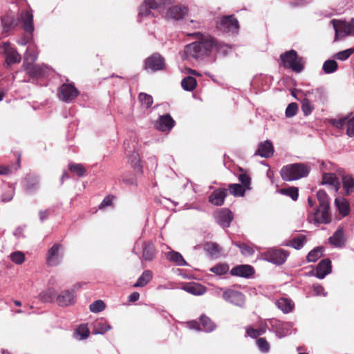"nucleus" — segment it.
Wrapping results in <instances>:
<instances>
[{"instance_id":"obj_1","label":"nucleus","mask_w":354,"mask_h":354,"mask_svg":"<svg viewBox=\"0 0 354 354\" xmlns=\"http://www.w3.org/2000/svg\"><path fill=\"white\" fill-rule=\"evenodd\" d=\"M197 38V41L187 45L185 48V53L187 57H192L196 59H203L209 53L216 50H221L226 45L218 42L212 36L204 35L199 32L191 35Z\"/></svg>"},{"instance_id":"obj_2","label":"nucleus","mask_w":354,"mask_h":354,"mask_svg":"<svg viewBox=\"0 0 354 354\" xmlns=\"http://www.w3.org/2000/svg\"><path fill=\"white\" fill-rule=\"evenodd\" d=\"M318 205L312 197L308 198L309 207L307 220L310 223L328 224L331 222V212L329 198L324 190L320 189L317 192Z\"/></svg>"},{"instance_id":"obj_3","label":"nucleus","mask_w":354,"mask_h":354,"mask_svg":"<svg viewBox=\"0 0 354 354\" xmlns=\"http://www.w3.org/2000/svg\"><path fill=\"white\" fill-rule=\"evenodd\" d=\"M310 172V168L304 163H294L283 166L280 174L285 181H293L306 177Z\"/></svg>"},{"instance_id":"obj_4","label":"nucleus","mask_w":354,"mask_h":354,"mask_svg":"<svg viewBox=\"0 0 354 354\" xmlns=\"http://www.w3.org/2000/svg\"><path fill=\"white\" fill-rule=\"evenodd\" d=\"M279 65L290 68L294 72L300 73L304 68V60L295 50H290L281 54Z\"/></svg>"},{"instance_id":"obj_5","label":"nucleus","mask_w":354,"mask_h":354,"mask_svg":"<svg viewBox=\"0 0 354 354\" xmlns=\"http://www.w3.org/2000/svg\"><path fill=\"white\" fill-rule=\"evenodd\" d=\"M325 100V95L323 91L320 89L312 90L308 91L305 94V97L301 100V111L305 116L310 115L314 110L315 107L313 102H324Z\"/></svg>"},{"instance_id":"obj_6","label":"nucleus","mask_w":354,"mask_h":354,"mask_svg":"<svg viewBox=\"0 0 354 354\" xmlns=\"http://www.w3.org/2000/svg\"><path fill=\"white\" fill-rule=\"evenodd\" d=\"M79 94V91L73 84L64 83L59 88L57 96L62 101L69 103L73 101Z\"/></svg>"},{"instance_id":"obj_7","label":"nucleus","mask_w":354,"mask_h":354,"mask_svg":"<svg viewBox=\"0 0 354 354\" xmlns=\"http://www.w3.org/2000/svg\"><path fill=\"white\" fill-rule=\"evenodd\" d=\"M29 59H30L31 62H33L36 59V56L34 55H30L28 52H26L24 55V63L23 66L27 71L28 75L34 78L43 77L45 73L44 69L39 65H32L31 63H28V61Z\"/></svg>"},{"instance_id":"obj_8","label":"nucleus","mask_w":354,"mask_h":354,"mask_svg":"<svg viewBox=\"0 0 354 354\" xmlns=\"http://www.w3.org/2000/svg\"><path fill=\"white\" fill-rule=\"evenodd\" d=\"M165 68V59L158 53L152 54L145 62V68L151 71L163 70Z\"/></svg>"},{"instance_id":"obj_9","label":"nucleus","mask_w":354,"mask_h":354,"mask_svg":"<svg viewBox=\"0 0 354 354\" xmlns=\"http://www.w3.org/2000/svg\"><path fill=\"white\" fill-rule=\"evenodd\" d=\"M80 283L74 285V290L72 291L64 290L57 295L56 301L59 306L66 307L68 306L74 304L75 302V290L80 288Z\"/></svg>"},{"instance_id":"obj_10","label":"nucleus","mask_w":354,"mask_h":354,"mask_svg":"<svg viewBox=\"0 0 354 354\" xmlns=\"http://www.w3.org/2000/svg\"><path fill=\"white\" fill-rule=\"evenodd\" d=\"M217 28L223 32L234 33L238 32L239 25L234 15H229L225 16L221 19Z\"/></svg>"},{"instance_id":"obj_11","label":"nucleus","mask_w":354,"mask_h":354,"mask_svg":"<svg viewBox=\"0 0 354 354\" xmlns=\"http://www.w3.org/2000/svg\"><path fill=\"white\" fill-rule=\"evenodd\" d=\"M330 123L335 128L342 129L345 124L347 126L346 134L349 137L354 136V117L349 118L345 116L339 119H331Z\"/></svg>"},{"instance_id":"obj_12","label":"nucleus","mask_w":354,"mask_h":354,"mask_svg":"<svg viewBox=\"0 0 354 354\" xmlns=\"http://www.w3.org/2000/svg\"><path fill=\"white\" fill-rule=\"evenodd\" d=\"M288 255L289 253L284 250L273 249L266 253V259L274 264L281 265L286 261Z\"/></svg>"},{"instance_id":"obj_13","label":"nucleus","mask_w":354,"mask_h":354,"mask_svg":"<svg viewBox=\"0 0 354 354\" xmlns=\"http://www.w3.org/2000/svg\"><path fill=\"white\" fill-rule=\"evenodd\" d=\"M223 298L234 305L242 307L245 303V295L239 291L228 289L223 294Z\"/></svg>"},{"instance_id":"obj_14","label":"nucleus","mask_w":354,"mask_h":354,"mask_svg":"<svg viewBox=\"0 0 354 354\" xmlns=\"http://www.w3.org/2000/svg\"><path fill=\"white\" fill-rule=\"evenodd\" d=\"M3 53L6 55V62L8 66L19 63L21 59V55L17 51L12 48L8 42H4L2 45Z\"/></svg>"},{"instance_id":"obj_15","label":"nucleus","mask_w":354,"mask_h":354,"mask_svg":"<svg viewBox=\"0 0 354 354\" xmlns=\"http://www.w3.org/2000/svg\"><path fill=\"white\" fill-rule=\"evenodd\" d=\"M214 216L216 222L223 227H228L233 219V215L228 209H221L216 211Z\"/></svg>"},{"instance_id":"obj_16","label":"nucleus","mask_w":354,"mask_h":354,"mask_svg":"<svg viewBox=\"0 0 354 354\" xmlns=\"http://www.w3.org/2000/svg\"><path fill=\"white\" fill-rule=\"evenodd\" d=\"M227 195V189L217 188L210 194L208 197V201L215 206H221L224 204L225 199Z\"/></svg>"},{"instance_id":"obj_17","label":"nucleus","mask_w":354,"mask_h":354,"mask_svg":"<svg viewBox=\"0 0 354 354\" xmlns=\"http://www.w3.org/2000/svg\"><path fill=\"white\" fill-rule=\"evenodd\" d=\"M62 248V245L59 243H55L50 249H48L46 254V264L49 266H56L60 262L59 250Z\"/></svg>"},{"instance_id":"obj_18","label":"nucleus","mask_w":354,"mask_h":354,"mask_svg":"<svg viewBox=\"0 0 354 354\" xmlns=\"http://www.w3.org/2000/svg\"><path fill=\"white\" fill-rule=\"evenodd\" d=\"M346 238L344 234V228L339 225L333 236L328 239V243L336 248H342L345 245Z\"/></svg>"},{"instance_id":"obj_19","label":"nucleus","mask_w":354,"mask_h":354,"mask_svg":"<svg viewBox=\"0 0 354 354\" xmlns=\"http://www.w3.org/2000/svg\"><path fill=\"white\" fill-rule=\"evenodd\" d=\"M21 22L22 28L28 33L34 31L33 15L30 10H22L19 17V21Z\"/></svg>"},{"instance_id":"obj_20","label":"nucleus","mask_w":354,"mask_h":354,"mask_svg":"<svg viewBox=\"0 0 354 354\" xmlns=\"http://www.w3.org/2000/svg\"><path fill=\"white\" fill-rule=\"evenodd\" d=\"M176 122L169 114L160 115L156 123V128L161 131H169L175 125Z\"/></svg>"},{"instance_id":"obj_21","label":"nucleus","mask_w":354,"mask_h":354,"mask_svg":"<svg viewBox=\"0 0 354 354\" xmlns=\"http://www.w3.org/2000/svg\"><path fill=\"white\" fill-rule=\"evenodd\" d=\"M188 12V8L185 6L176 5L171 6L167 11V17L174 20L183 19Z\"/></svg>"},{"instance_id":"obj_22","label":"nucleus","mask_w":354,"mask_h":354,"mask_svg":"<svg viewBox=\"0 0 354 354\" xmlns=\"http://www.w3.org/2000/svg\"><path fill=\"white\" fill-rule=\"evenodd\" d=\"M331 24H333L335 31V41H337L339 37H344L349 35L348 23L333 19Z\"/></svg>"},{"instance_id":"obj_23","label":"nucleus","mask_w":354,"mask_h":354,"mask_svg":"<svg viewBox=\"0 0 354 354\" xmlns=\"http://www.w3.org/2000/svg\"><path fill=\"white\" fill-rule=\"evenodd\" d=\"M274 151L272 143L270 140H266L259 144L254 155L268 158L273 156Z\"/></svg>"},{"instance_id":"obj_24","label":"nucleus","mask_w":354,"mask_h":354,"mask_svg":"<svg viewBox=\"0 0 354 354\" xmlns=\"http://www.w3.org/2000/svg\"><path fill=\"white\" fill-rule=\"evenodd\" d=\"M230 274L232 276L248 278L254 274V269L250 265H239L234 267L231 270Z\"/></svg>"},{"instance_id":"obj_25","label":"nucleus","mask_w":354,"mask_h":354,"mask_svg":"<svg viewBox=\"0 0 354 354\" xmlns=\"http://www.w3.org/2000/svg\"><path fill=\"white\" fill-rule=\"evenodd\" d=\"M331 272V261L329 259L322 260L316 267V277L323 279Z\"/></svg>"},{"instance_id":"obj_26","label":"nucleus","mask_w":354,"mask_h":354,"mask_svg":"<svg viewBox=\"0 0 354 354\" xmlns=\"http://www.w3.org/2000/svg\"><path fill=\"white\" fill-rule=\"evenodd\" d=\"M200 322L201 325V328L200 327V324L196 322H193L192 327L194 328H198L199 330H203L206 332H211L215 328V324L214 322L207 316L201 315L200 317Z\"/></svg>"},{"instance_id":"obj_27","label":"nucleus","mask_w":354,"mask_h":354,"mask_svg":"<svg viewBox=\"0 0 354 354\" xmlns=\"http://www.w3.org/2000/svg\"><path fill=\"white\" fill-rule=\"evenodd\" d=\"M92 326L94 334H104L111 328L108 322L104 318L97 319Z\"/></svg>"},{"instance_id":"obj_28","label":"nucleus","mask_w":354,"mask_h":354,"mask_svg":"<svg viewBox=\"0 0 354 354\" xmlns=\"http://www.w3.org/2000/svg\"><path fill=\"white\" fill-rule=\"evenodd\" d=\"M183 289L194 295H202L206 292V288L200 283L192 282L183 285Z\"/></svg>"},{"instance_id":"obj_29","label":"nucleus","mask_w":354,"mask_h":354,"mask_svg":"<svg viewBox=\"0 0 354 354\" xmlns=\"http://www.w3.org/2000/svg\"><path fill=\"white\" fill-rule=\"evenodd\" d=\"M1 23L3 32H8L18 26L19 19H16L14 16L6 15L1 17Z\"/></svg>"},{"instance_id":"obj_30","label":"nucleus","mask_w":354,"mask_h":354,"mask_svg":"<svg viewBox=\"0 0 354 354\" xmlns=\"http://www.w3.org/2000/svg\"><path fill=\"white\" fill-rule=\"evenodd\" d=\"M156 248L154 245L151 242H145L142 250V259L145 261H151L156 256Z\"/></svg>"},{"instance_id":"obj_31","label":"nucleus","mask_w":354,"mask_h":354,"mask_svg":"<svg viewBox=\"0 0 354 354\" xmlns=\"http://www.w3.org/2000/svg\"><path fill=\"white\" fill-rule=\"evenodd\" d=\"M204 250L209 255L211 256L212 258L215 259L219 257L222 251L221 247L216 243L214 242L206 243L204 245Z\"/></svg>"},{"instance_id":"obj_32","label":"nucleus","mask_w":354,"mask_h":354,"mask_svg":"<svg viewBox=\"0 0 354 354\" xmlns=\"http://www.w3.org/2000/svg\"><path fill=\"white\" fill-rule=\"evenodd\" d=\"M322 184L333 185L335 192H337L340 187V183L336 175L333 173H324L322 176Z\"/></svg>"},{"instance_id":"obj_33","label":"nucleus","mask_w":354,"mask_h":354,"mask_svg":"<svg viewBox=\"0 0 354 354\" xmlns=\"http://www.w3.org/2000/svg\"><path fill=\"white\" fill-rule=\"evenodd\" d=\"M152 278L153 272L149 270H145L138 279L137 281L133 284V287H145L151 281Z\"/></svg>"},{"instance_id":"obj_34","label":"nucleus","mask_w":354,"mask_h":354,"mask_svg":"<svg viewBox=\"0 0 354 354\" xmlns=\"http://www.w3.org/2000/svg\"><path fill=\"white\" fill-rule=\"evenodd\" d=\"M335 203L340 214L343 216L348 215L350 213V206L348 201L344 198H337Z\"/></svg>"},{"instance_id":"obj_35","label":"nucleus","mask_w":354,"mask_h":354,"mask_svg":"<svg viewBox=\"0 0 354 354\" xmlns=\"http://www.w3.org/2000/svg\"><path fill=\"white\" fill-rule=\"evenodd\" d=\"M342 185L346 196H349L354 192V178L346 175L342 177Z\"/></svg>"},{"instance_id":"obj_36","label":"nucleus","mask_w":354,"mask_h":354,"mask_svg":"<svg viewBox=\"0 0 354 354\" xmlns=\"http://www.w3.org/2000/svg\"><path fill=\"white\" fill-rule=\"evenodd\" d=\"M144 2L151 10H158L165 6L172 4L174 0H145Z\"/></svg>"},{"instance_id":"obj_37","label":"nucleus","mask_w":354,"mask_h":354,"mask_svg":"<svg viewBox=\"0 0 354 354\" xmlns=\"http://www.w3.org/2000/svg\"><path fill=\"white\" fill-rule=\"evenodd\" d=\"M39 178L37 176L28 174L24 178V187L26 189L32 190L37 187Z\"/></svg>"},{"instance_id":"obj_38","label":"nucleus","mask_w":354,"mask_h":354,"mask_svg":"<svg viewBox=\"0 0 354 354\" xmlns=\"http://www.w3.org/2000/svg\"><path fill=\"white\" fill-rule=\"evenodd\" d=\"M278 192L282 195L289 196L292 200L296 201L299 197V189L296 187L292 186L287 188H281Z\"/></svg>"},{"instance_id":"obj_39","label":"nucleus","mask_w":354,"mask_h":354,"mask_svg":"<svg viewBox=\"0 0 354 354\" xmlns=\"http://www.w3.org/2000/svg\"><path fill=\"white\" fill-rule=\"evenodd\" d=\"M68 170L78 177L84 176L86 172V169L83 165L74 162L68 164Z\"/></svg>"},{"instance_id":"obj_40","label":"nucleus","mask_w":354,"mask_h":354,"mask_svg":"<svg viewBox=\"0 0 354 354\" xmlns=\"http://www.w3.org/2000/svg\"><path fill=\"white\" fill-rule=\"evenodd\" d=\"M197 85L196 80L192 77L187 76L184 77L181 82V86L185 91H193Z\"/></svg>"},{"instance_id":"obj_41","label":"nucleus","mask_w":354,"mask_h":354,"mask_svg":"<svg viewBox=\"0 0 354 354\" xmlns=\"http://www.w3.org/2000/svg\"><path fill=\"white\" fill-rule=\"evenodd\" d=\"M39 297L44 302H52L57 297V292L55 289L49 288L41 292Z\"/></svg>"},{"instance_id":"obj_42","label":"nucleus","mask_w":354,"mask_h":354,"mask_svg":"<svg viewBox=\"0 0 354 354\" xmlns=\"http://www.w3.org/2000/svg\"><path fill=\"white\" fill-rule=\"evenodd\" d=\"M277 305L279 308H280L283 312L288 313L292 311L294 305L292 304L291 301L286 298H281L277 302Z\"/></svg>"},{"instance_id":"obj_43","label":"nucleus","mask_w":354,"mask_h":354,"mask_svg":"<svg viewBox=\"0 0 354 354\" xmlns=\"http://www.w3.org/2000/svg\"><path fill=\"white\" fill-rule=\"evenodd\" d=\"M306 236L299 234V235H297V236H295L294 238H292L290 241L288 245H290L297 250H299L304 246V244L306 243Z\"/></svg>"},{"instance_id":"obj_44","label":"nucleus","mask_w":354,"mask_h":354,"mask_svg":"<svg viewBox=\"0 0 354 354\" xmlns=\"http://www.w3.org/2000/svg\"><path fill=\"white\" fill-rule=\"evenodd\" d=\"M227 189L234 196H243L245 192V188L237 183L230 184Z\"/></svg>"},{"instance_id":"obj_45","label":"nucleus","mask_w":354,"mask_h":354,"mask_svg":"<svg viewBox=\"0 0 354 354\" xmlns=\"http://www.w3.org/2000/svg\"><path fill=\"white\" fill-rule=\"evenodd\" d=\"M338 68V64L333 59H328L323 64L322 69L326 74L335 72Z\"/></svg>"},{"instance_id":"obj_46","label":"nucleus","mask_w":354,"mask_h":354,"mask_svg":"<svg viewBox=\"0 0 354 354\" xmlns=\"http://www.w3.org/2000/svg\"><path fill=\"white\" fill-rule=\"evenodd\" d=\"M167 258L169 261L176 263L178 266H184L186 264L183 256L177 252H169L167 254Z\"/></svg>"},{"instance_id":"obj_47","label":"nucleus","mask_w":354,"mask_h":354,"mask_svg":"<svg viewBox=\"0 0 354 354\" xmlns=\"http://www.w3.org/2000/svg\"><path fill=\"white\" fill-rule=\"evenodd\" d=\"M323 248H317L310 251L307 255V261L308 262H315L323 255Z\"/></svg>"},{"instance_id":"obj_48","label":"nucleus","mask_w":354,"mask_h":354,"mask_svg":"<svg viewBox=\"0 0 354 354\" xmlns=\"http://www.w3.org/2000/svg\"><path fill=\"white\" fill-rule=\"evenodd\" d=\"M129 160L131 166L134 168L135 171L138 172L141 171V167L140 165V158L138 153L133 151L129 156Z\"/></svg>"},{"instance_id":"obj_49","label":"nucleus","mask_w":354,"mask_h":354,"mask_svg":"<svg viewBox=\"0 0 354 354\" xmlns=\"http://www.w3.org/2000/svg\"><path fill=\"white\" fill-rule=\"evenodd\" d=\"M138 99L142 106L146 109H149L153 104V97L145 93H140L138 95Z\"/></svg>"},{"instance_id":"obj_50","label":"nucleus","mask_w":354,"mask_h":354,"mask_svg":"<svg viewBox=\"0 0 354 354\" xmlns=\"http://www.w3.org/2000/svg\"><path fill=\"white\" fill-rule=\"evenodd\" d=\"M210 271L217 275H222L229 271V266L227 263H218L211 268Z\"/></svg>"},{"instance_id":"obj_51","label":"nucleus","mask_w":354,"mask_h":354,"mask_svg":"<svg viewBox=\"0 0 354 354\" xmlns=\"http://www.w3.org/2000/svg\"><path fill=\"white\" fill-rule=\"evenodd\" d=\"M234 244L241 250V254L245 256H251L254 252V249L245 243L236 242Z\"/></svg>"},{"instance_id":"obj_52","label":"nucleus","mask_w":354,"mask_h":354,"mask_svg":"<svg viewBox=\"0 0 354 354\" xmlns=\"http://www.w3.org/2000/svg\"><path fill=\"white\" fill-rule=\"evenodd\" d=\"M10 260L16 264L21 265L25 261V255L22 252L17 251L10 254Z\"/></svg>"},{"instance_id":"obj_53","label":"nucleus","mask_w":354,"mask_h":354,"mask_svg":"<svg viewBox=\"0 0 354 354\" xmlns=\"http://www.w3.org/2000/svg\"><path fill=\"white\" fill-rule=\"evenodd\" d=\"M353 53V48H348L335 53L333 55V57L338 60L344 61L346 60Z\"/></svg>"},{"instance_id":"obj_54","label":"nucleus","mask_w":354,"mask_h":354,"mask_svg":"<svg viewBox=\"0 0 354 354\" xmlns=\"http://www.w3.org/2000/svg\"><path fill=\"white\" fill-rule=\"evenodd\" d=\"M106 305L102 300H97L89 306V309L93 313H100L105 309Z\"/></svg>"},{"instance_id":"obj_55","label":"nucleus","mask_w":354,"mask_h":354,"mask_svg":"<svg viewBox=\"0 0 354 354\" xmlns=\"http://www.w3.org/2000/svg\"><path fill=\"white\" fill-rule=\"evenodd\" d=\"M76 333L80 336V339H84L89 336V330L86 325L81 324L76 330Z\"/></svg>"},{"instance_id":"obj_56","label":"nucleus","mask_w":354,"mask_h":354,"mask_svg":"<svg viewBox=\"0 0 354 354\" xmlns=\"http://www.w3.org/2000/svg\"><path fill=\"white\" fill-rule=\"evenodd\" d=\"M257 344L261 351L267 353L270 350V344L265 337H260L257 339Z\"/></svg>"},{"instance_id":"obj_57","label":"nucleus","mask_w":354,"mask_h":354,"mask_svg":"<svg viewBox=\"0 0 354 354\" xmlns=\"http://www.w3.org/2000/svg\"><path fill=\"white\" fill-rule=\"evenodd\" d=\"M298 111V105L295 102L290 103L288 105L286 109V115L288 118H291L295 115Z\"/></svg>"},{"instance_id":"obj_58","label":"nucleus","mask_w":354,"mask_h":354,"mask_svg":"<svg viewBox=\"0 0 354 354\" xmlns=\"http://www.w3.org/2000/svg\"><path fill=\"white\" fill-rule=\"evenodd\" d=\"M239 180L242 183L241 185H243L245 189H250V182L251 178L248 174L246 173H242L239 175Z\"/></svg>"},{"instance_id":"obj_59","label":"nucleus","mask_w":354,"mask_h":354,"mask_svg":"<svg viewBox=\"0 0 354 354\" xmlns=\"http://www.w3.org/2000/svg\"><path fill=\"white\" fill-rule=\"evenodd\" d=\"M14 190L10 187L7 186L4 193L1 196L2 202H8L13 198Z\"/></svg>"},{"instance_id":"obj_60","label":"nucleus","mask_w":354,"mask_h":354,"mask_svg":"<svg viewBox=\"0 0 354 354\" xmlns=\"http://www.w3.org/2000/svg\"><path fill=\"white\" fill-rule=\"evenodd\" d=\"M115 196L113 195L106 196L99 205V209H102L106 207L111 206Z\"/></svg>"},{"instance_id":"obj_61","label":"nucleus","mask_w":354,"mask_h":354,"mask_svg":"<svg viewBox=\"0 0 354 354\" xmlns=\"http://www.w3.org/2000/svg\"><path fill=\"white\" fill-rule=\"evenodd\" d=\"M139 15L143 17H149L150 15H152L153 17H154V15L151 12V9L148 8V6L145 2H143V3L141 5L140 8Z\"/></svg>"},{"instance_id":"obj_62","label":"nucleus","mask_w":354,"mask_h":354,"mask_svg":"<svg viewBox=\"0 0 354 354\" xmlns=\"http://www.w3.org/2000/svg\"><path fill=\"white\" fill-rule=\"evenodd\" d=\"M246 333L248 336L254 339L259 337V333L258 332L257 329H255L252 326H249L246 328Z\"/></svg>"},{"instance_id":"obj_63","label":"nucleus","mask_w":354,"mask_h":354,"mask_svg":"<svg viewBox=\"0 0 354 354\" xmlns=\"http://www.w3.org/2000/svg\"><path fill=\"white\" fill-rule=\"evenodd\" d=\"M120 180L127 185H133L136 183V179L133 175H131L129 178H127L124 174L121 176Z\"/></svg>"},{"instance_id":"obj_64","label":"nucleus","mask_w":354,"mask_h":354,"mask_svg":"<svg viewBox=\"0 0 354 354\" xmlns=\"http://www.w3.org/2000/svg\"><path fill=\"white\" fill-rule=\"evenodd\" d=\"M12 168L10 166H1L0 165V175H8L11 173Z\"/></svg>"}]
</instances>
